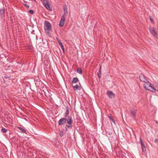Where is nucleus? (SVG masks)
<instances>
[{
	"instance_id": "3",
	"label": "nucleus",
	"mask_w": 158,
	"mask_h": 158,
	"mask_svg": "<svg viewBox=\"0 0 158 158\" xmlns=\"http://www.w3.org/2000/svg\"><path fill=\"white\" fill-rule=\"evenodd\" d=\"M144 87L146 90H150L151 89H152L153 90V91H152L153 92L156 91V89L152 87L151 83L149 82V81L144 83Z\"/></svg>"
},
{
	"instance_id": "24",
	"label": "nucleus",
	"mask_w": 158,
	"mask_h": 158,
	"mask_svg": "<svg viewBox=\"0 0 158 158\" xmlns=\"http://www.w3.org/2000/svg\"><path fill=\"white\" fill-rule=\"evenodd\" d=\"M29 12L31 14H34V11L33 10H30L29 11Z\"/></svg>"
},
{
	"instance_id": "15",
	"label": "nucleus",
	"mask_w": 158,
	"mask_h": 158,
	"mask_svg": "<svg viewBox=\"0 0 158 158\" xmlns=\"http://www.w3.org/2000/svg\"><path fill=\"white\" fill-rule=\"evenodd\" d=\"M5 13V9L3 7L2 8L0 9V15H1V16L3 15Z\"/></svg>"
},
{
	"instance_id": "10",
	"label": "nucleus",
	"mask_w": 158,
	"mask_h": 158,
	"mask_svg": "<svg viewBox=\"0 0 158 158\" xmlns=\"http://www.w3.org/2000/svg\"><path fill=\"white\" fill-rule=\"evenodd\" d=\"M44 4L45 7L47 9H50V5L49 4L48 2V1H47L46 0V2H44Z\"/></svg>"
},
{
	"instance_id": "31",
	"label": "nucleus",
	"mask_w": 158,
	"mask_h": 158,
	"mask_svg": "<svg viewBox=\"0 0 158 158\" xmlns=\"http://www.w3.org/2000/svg\"><path fill=\"white\" fill-rule=\"evenodd\" d=\"M34 1L35 2H36V0H34Z\"/></svg>"
},
{
	"instance_id": "18",
	"label": "nucleus",
	"mask_w": 158,
	"mask_h": 158,
	"mask_svg": "<svg viewBox=\"0 0 158 158\" xmlns=\"http://www.w3.org/2000/svg\"><path fill=\"white\" fill-rule=\"evenodd\" d=\"M155 89H156V90L158 91V81L155 82Z\"/></svg>"
},
{
	"instance_id": "11",
	"label": "nucleus",
	"mask_w": 158,
	"mask_h": 158,
	"mask_svg": "<svg viewBox=\"0 0 158 158\" xmlns=\"http://www.w3.org/2000/svg\"><path fill=\"white\" fill-rule=\"evenodd\" d=\"M130 111L131 115L133 117L135 118L136 116L135 112V110L134 109H130Z\"/></svg>"
},
{
	"instance_id": "7",
	"label": "nucleus",
	"mask_w": 158,
	"mask_h": 158,
	"mask_svg": "<svg viewBox=\"0 0 158 158\" xmlns=\"http://www.w3.org/2000/svg\"><path fill=\"white\" fill-rule=\"evenodd\" d=\"M107 94L110 98H114L115 97V94L111 91H108L107 92Z\"/></svg>"
},
{
	"instance_id": "28",
	"label": "nucleus",
	"mask_w": 158,
	"mask_h": 158,
	"mask_svg": "<svg viewBox=\"0 0 158 158\" xmlns=\"http://www.w3.org/2000/svg\"><path fill=\"white\" fill-rule=\"evenodd\" d=\"M158 140V139H156L155 140V141L156 143H157V140Z\"/></svg>"
},
{
	"instance_id": "12",
	"label": "nucleus",
	"mask_w": 158,
	"mask_h": 158,
	"mask_svg": "<svg viewBox=\"0 0 158 158\" xmlns=\"http://www.w3.org/2000/svg\"><path fill=\"white\" fill-rule=\"evenodd\" d=\"M66 107V112L65 113V114L64 115V117L65 118H66L67 117H68V115L69 113V108L67 106V107Z\"/></svg>"
},
{
	"instance_id": "14",
	"label": "nucleus",
	"mask_w": 158,
	"mask_h": 158,
	"mask_svg": "<svg viewBox=\"0 0 158 158\" xmlns=\"http://www.w3.org/2000/svg\"><path fill=\"white\" fill-rule=\"evenodd\" d=\"M78 81L79 80L77 78L74 77L73 79L72 82L73 83H76L78 82Z\"/></svg>"
},
{
	"instance_id": "16",
	"label": "nucleus",
	"mask_w": 158,
	"mask_h": 158,
	"mask_svg": "<svg viewBox=\"0 0 158 158\" xmlns=\"http://www.w3.org/2000/svg\"><path fill=\"white\" fill-rule=\"evenodd\" d=\"M18 128L19 130H20L22 133H26V130L24 129L23 128L20 127H18Z\"/></svg>"
},
{
	"instance_id": "17",
	"label": "nucleus",
	"mask_w": 158,
	"mask_h": 158,
	"mask_svg": "<svg viewBox=\"0 0 158 158\" xmlns=\"http://www.w3.org/2000/svg\"><path fill=\"white\" fill-rule=\"evenodd\" d=\"M60 45L62 49L63 52L64 53L65 52V51H64V46H63V44H62V43H60Z\"/></svg>"
},
{
	"instance_id": "5",
	"label": "nucleus",
	"mask_w": 158,
	"mask_h": 158,
	"mask_svg": "<svg viewBox=\"0 0 158 158\" xmlns=\"http://www.w3.org/2000/svg\"><path fill=\"white\" fill-rule=\"evenodd\" d=\"M139 141L140 142L141 146V148L142 150V151L143 152H146V149L145 148V145L143 142V140L141 138H140L139 139Z\"/></svg>"
},
{
	"instance_id": "30",
	"label": "nucleus",
	"mask_w": 158,
	"mask_h": 158,
	"mask_svg": "<svg viewBox=\"0 0 158 158\" xmlns=\"http://www.w3.org/2000/svg\"><path fill=\"white\" fill-rule=\"evenodd\" d=\"M130 130L131 131H133V130H132V128H130Z\"/></svg>"
},
{
	"instance_id": "6",
	"label": "nucleus",
	"mask_w": 158,
	"mask_h": 158,
	"mask_svg": "<svg viewBox=\"0 0 158 158\" xmlns=\"http://www.w3.org/2000/svg\"><path fill=\"white\" fill-rule=\"evenodd\" d=\"M65 19H66L65 17H64V15L62 16L61 19L60 21V23H59V25L61 27H62L64 26V21L65 20Z\"/></svg>"
},
{
	"instance_id": "9",
	"label": "nucleus",
	"mask_w": 158,
	"mask_h": 158,
	"mask_svg": "<svg viewBox=\"0 0 158 158\" xmlns=\"http://www.w3.org/2000/svg\"><path fill=\"white\" fill-rule=\"evenodd\" d=\"M64 13L62 15H64V17L67 16L68 15V12L67 11V9L66 7H64Z\"/></svg>"
},
{
	"instance_id": "20",
	"label": "nucleus",
	"mask_w": 158,
	"mask_h": 158,
	"mask_svg": "<svg viewBox=\"0 0 158 158\" xmlns=\"http://www.w3.org/2000/svg\"><path fill=\"white\" fill-rule=\"evenodd\" d=\"M101 67L100 68L99 71L98 72V73H97V74L98 76V77L99 78H100L101 77Z\"/></svg>"
},
{
	"instance_id": "23",
	"label": "nucleus",
	"mask_w": 158,
	"mask_h": 158,
	"mask_svg": "<svg viewBox=\"0 0 158 158\" xmlns=\"http://www.w3.org/2000/svg\"><path fill=\"white\" fill-rule=\"evenodd\" d=\"M149 19L150 20V21L153 23H154V21L152 19V17L151 16H149Z\"/></svg>"
},
{
	"instance_id": "2",
	"label": "nucleus",
	"mask_w": 158,
	"mask_h": 158,
	"mask_svg": "<svg viewBox=\"0 0 158 158\" xmlns=\"http://www.w3.org/2000/svg\"><path fill=\"white\" fill-rule=\"evenodd\" d=\"M51 25L48 21L46 20L45 21L44 28L46 33H49V31L51 29Z\"/></svg>"
},
{
	"instance_id": "21",
	"label": "nucleus",
	"mask_w": 158,
	"mask_h": 158,
	"mask_svg": "<svg viewBox=\"0 0 158 158\" xmlns=\"http://www.w3.org/2000/svg\"><path fill=\"white\" fill-rule=\"evenodd\" d=\"M1 131L3 133H6L7 131V130L3 127Z\"/></svg>"
},
{
	"instance_id": "29",
	"label": "nucleus",
	"mask_w": 158,
	"mask_h": 158,
	"mask_svg": "<svg viewBox=\"0 0 158 158\" xmlns=\"http://www.w3.org/2000/svg\"><path fill=\"white\" fill-rule=\"evenodd\" d=\"M156 123H158V120H156Z\"/></svg>"
},
{
	"instance_id": "19",
	"label": "nucleus",
	"mask_w": 158,
	"mask_h": 158,
	"mask_svg": "<svg viewBox=\"0 0 158 158\" xmlns=\"http://www.w3.org/2000/svg\"><path fill=\"white\" fill-rule=\"evenodd\" d=\"M77 72L79 74H81L82 73V71L81 69L78 68L77 70Z\"/></svg>"
},
{
	"instance_id": "22",
	"label": "nucleus",
	"mask_w": 158,
	"mask_h": 158,
	"mask_svg": "<svg viewBox=\"0 0 158 158\" xmlns=\"http://www.w3.org/2000/svg\"><path fill=\"white\" fill-rule=\"evenodd\" d=\"M109 118L114 123H115V122L113 119V118L110 116H108Z\"/></svg>"
},
{
	"instance_id": "13",
	"label": "nucleus",
	"mask_w": 158,
	"mask_h": 158,
	"mask_svg": "<svg viewBox=\"0 0 158 158\" xmlns=\"http://www.w3.org/2000/svg\"><path fill=\"white\" fill-rule=\"evenodd\" d=\"M73 88L74 90L77 91L78 90H79L80 89V88L79 87V85H78L77 84L75 85L73 87Z\"/></svg>"
},
{
	"instance_id": "25",
	"label": "nucleus",
	"mask_w": 158,
	"mask_h": 158,
	"mask_svg": "<svg viewBox=\"0 0 158 158\" xmlns=\"http://www.w3.org/2000/svg\"><path fill=\"white\" fill-rule=\"evenodd\" d=\"M24 5L27 8H28L29 7V6L27 4H24Z\"/></svg>"
},
{
	"instance_id": "26",
	"label": "nucleus",
	"mask_w": 158,
	"mask_h": 158,
	"mask_svg": "<svg viewBox=\"0 0 158 158\" xmlns=\"http://www.w3.org/2000/svg\"><path fill=\"white\" fill-rule=\"evenodd\" d=\"M60 136H63V132H62V133L61 132L60 133Z\"/></svg>"
},
{
	"instance_id": "4",
	"label": "nucleus",
	"mask_w": 158,
	"mask_h": 158,
	"mask_svg": "<svg viewBox=\"0 0 158 158\" xmlns=\"http://www.w3.org/2000/svg\"><path fill=\"white\" fill-rule=\"evenodd\" d=\"M139 78L141 81L144 83L147 82V81H148L147 77L143 74H141L140 75Z\"/></svg>"
},
{
	"instance_id": "1",
	"label": "nucleus",
	"mask_w": 158,
	"mask_h": 158,
	"mask_svg": "<svg viewBox=\"0 0 158 158\" xmlns=\"http://www.w3.org/2000/svg\"><path fill=\"white\" fill-rule=\"evenodd\" d=\"M67 118L68 120L65 118H62L60 119L58 122L59 125L60 126L63 125L67 121V124H66V126L68 127H71L72 123V118L70 116H68Z\"/></svg>"
},
{
	"instance_id": "27",
	"label": "nucleus",
	"mask_w": 158,
	"mask_h": 158,
	"mask_svg": "<svg viewBox=\"0 0 158 158\" xmlns=\"http://www.w3.org/2000/svg\"><path fill=\"white\" fill-rule=\"evenodd\" d=\"M57 40L59 43V44H60V43H62L57 38Z\"/></svg>"
},
{
	"instance_id": "8",
	"label": "nucleus",
	"mask_w": 158,
	"mask_h": 158,
	"mask_svg": "<svg viewBox=\"0 0 158 158\" xmlns=\"http://www.w3.org/2000/svg\"><path fill=\"white\" fill-rule=\"evenodd\" d=\"M149 31L155 37L157 36V35L155 31V28L154 27H151L149 28Z\"/></svg>"
}]
</instances>
